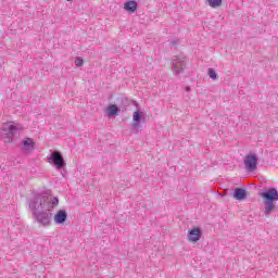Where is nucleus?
<instances>
[{
    "label": "nucleus",
    "instance_id": "nucleus-14",
    "mask_svg": "<svg viewBox=\"0 0 278 278\" xmlns=\"http://www.w3.org/2000/svg\"><path fill=\"white\" fill-rule=\"evenodd\" d=\"M205 3H208L211 8H220L223 0H205Z\"/></svg>",
    "mask_w": 278,
    "mask_h": 278
},
{
    "label": "nucleus",
    "instance_id": "nucleus-13",
    "mask_svg": "<svg viewBox=\"0 0 278 278\" xmlns=\"http://www.w3.org/2000/svg\"><path fill=\"white\" fill-rule=\"evenodd\" d=\"M23 148L25 149V151H31V149H34V144H36L34 142V139L31 138H26L23 142Z\"/></svg>",
    "mask_w": 278,
    "mask_h": 278
},
{
    "label": "nucleus",
    "instance_id": "nucleus-12",
    "mask_svg": "<svg viewBox=\"0 0 278 278\" xmlns=\"http://www.w3.org/2000/svg\"><path fill=\"white\" fill-rule=\"evenodd\" d=\"M140 121H142V112L135 111L132 114V127H140Z\"/></svg>",
    "mask_w": 278,
    "mask_h": 278
},
{
    "label": "nucleus",
    "instance_id": "nucleus-16",
    "mask_svg": "<svg viewBox=\"0 0 278 278\" xmlns=\"http://www.w3.org/2000/svg\"><path fill=\"white\" fill-rule=\"evenodd\" d=\"M74 64H75V66H78V67L84 66V59H81L79 56L76 58L75 61H74Z\"/></svg>",
    "mask_w": 278,
    "mask_h": 278
},
{
    "label": "nucleus",
    "instance_id": "nucleus-6",
    "mask_svg": "<svg viewBox=\"0 0 278 278\" xmlns=\"http://www.w3.org/2000/svg\"><path fill=\"white\" fill-rule=\"evenodd\" d=\"M243 164L248 173H255V170H257V154H248L244 159Z\"/></svg>",
    "mask_w": 278,
    "mask_h": 278
},
{
    "label": "nucleus",
    "instance_id": "nucleus-18",
    "mask_svg": "<svg viewBox=\"0 0 278 278\" xmlns=\"http://www.w3.org/2000/svg\"><path fill=\"white\" fill-rule=\"evenodd\" d=\"M186 92H190V87L185 88Z\"/></svg>",
    "mask_w": 278,
    "mask_h": 278
},
{
    "label": "nucleus",
    "instance_id": "nucleus-15",
    "mask_svg": "<svg viewBox=\"0 0 278 278\" xmlns=\"http://www.w3.org/2000/svg\"><path fill=\"white\" fill-rule=\"evenodd\" d=\"M207 75L214 81H216V79H218V74H216V71L214 68H208L207 70Z\"/></svg>",
    "mask_w": 278,
    "mask_h": 278
},
{
    "label": "nucleus",
    "instance_id": "nucleus-11",
    "mask_svg": "<svg viewBox=\"0 0 278 278\" xmlns=\"http://www.w3.org/2000/svg\"><path fill=\"white\" fill-rule=\"evenodd\" d=\"M118 112H121V109H118V106L116 104H110L106 108V114H108L109 118L118 116Z\"/></svg>",
    "mask_w": 278,
    "mask_h": 278
},
{
    "label": "nucleus",
    "instance_id": "nucleus-10",
    "mask_svg": "<svg viewBox=\"0 0 278 278\" xmlns=\"http://www.w3.org/2000/svg\"><path fill=\"white\" fill-rule=\"evenodd\" d=\"M233 199L237 201H244V199H247V190L243 188H236L233 191Z\"/></svg>",
    "mask_w": 278,
    "mask_h": 278
},
{
    "label": "nucleus",
    "instance_id": "nucleus-3",
    "mask_svg": "<svg viewBox=\"0 0 278 278\" xmlns=\"http://www.w3.org/2000/svg\"><path fill=\"white\" fill-rule=\"evenodd\" d=\"M21 131H23V126L20 124H4L2 128L0 129V136L4 139V142H12L13 138H16V136H21Z\"/></svg>",
    "mask_w": 278,
    "mask_h": 278
},
{
    "label": "nucleus",
    "instance_id": "nucleus-2",
    "mask_svg": "<svg viewBox=\"0 0 278 278\" xmlns=\"http://www.w3.org/2000/svg\"><path fill=\"white\" fill-rule=\"evenodd\" d=\"M260 197L264 199V205H265L264 214L265 216H269L270 212H274L275 210V201H278L277 188L275 187L268 188L266 191L261 192Z\"/></svg>",
    "mask_w": 278,
    "mask_h": 278
},
{
    "label": "nucleus",
    "instance_id": "nucleus-9",
    "mask_svg": "<svg viewBox=\"0 0 278 278\" xmlns=\"http://www.w3.org/2000/svg\"><path fill=\"white\" fill-rule=\"evenodd\" d=\"M124 10H126V12H130V14H134V12L138 11V2H136V0H128L124 3Z\"/></svg>",
    "mask_w": 278,
    "mask_h": 278
},
{
    "label": "nucleus",
    "instance_id": "nucleus-7",
    "mask_svg": "<svg viewBox=\"0 0 278 278\" xmlns=\"http://www.w3.org/2000/svg\"><path fill=\"white\" fill-rule=\"evenodd\" d=\"M201 236H203V231L200 227H193L192 229L188 230L187 238L189 242L197 243L199 240H201Z\"/></svg>",
    "mask_w": 278,
    "mask_h": 278
},
{
    "label": "nucleus",
    "instance_id": "nucleus-19",
    "mask_svg": "<svg viewBox=\"0 0 278 278\" xmlns=\"http://www.w3.org/2000/svg\"><path fill=\"white\" fill-rule=\"evenodd\" d=\"M67 1H73V0H67Z\"/></svg>",
    "mask_w": 278,
    "mask_h": 278
},
{
    "label": "nucleus",
    "instance_id": "nucleus-8",
    "mask_svg": "<svg viewBox=\"0 0 278 278\" xmlns=\"http://www.w3.org/2000/svg\"><path fill=\"white\" fill-rule=\"evenodd\" d=\"M66 218H68V213L64 210H60L54 214V223L55 225H64L66 223Z\"/></svg>",
    "mask_w": 278,
    "mask_h": 278
},
{
    "label": "nucleus",
    "instance_id": "nucleus-1",
    "mask_svg": "<svg viewBox=\"0 0 278 278\" xmlns=\"http://www.w3.org/2000/svg\"><path fill=\"white\" fill-rule=\"evenodd\" d=\"M60 205V199L58 197L51 198L42 193H36L33 199L29 200V210L33 212V216L39 225L42 227H49L51 220H53V213L51 211Z\"/></svg>",
    "mask_w": 278,
    "mask_h": 278
},
{
    "label": "nucleus",
    "instance_id": "nucleus-4",
    "mask_svg": "<svg viewBox=\"0 0 278 278\" xmlns=\"http://www.w3.org/2000/svg\"><path fill=\"white\" fill-rule=\"evenodd\" d=\"M188 62L189 60L186 56L174 55L170 62L174 68L173 75H175V77H179V75H181V73L186 71V67L188 66Z\"/></svg>",
    "mask_w": 278,
    "mask_h": 278
},
{
    "label": "nucleus",
    "instance_id": "nucleus-17",
    "mask_svg": "<svg viewBox=\"0 0 278 278\" xmlns=\"http://www.w3.org/2000/svg\"><path fill=\"white\" fill-rule=\"evenodd\" d=\"M173 47H177V40L172 41Z\"/></svg>",
    "mask_w": 278,
    "mask_h": 278
},
{
    "label": "nucleus",
    "instance_id": "nucleus-5",
    "mask_svg": "<svg viewBox=\"0 0 278 278\" xmlns=\"http://www.w3.org/2000/svg\"><path fill=\"white\" fill-rule=\"evenodd\" d=\"M49 164H52L56 170H62L64 166H66V162H64V156L60 151H52L50 156L48 157Z\"/></svg>",
    "mask_w": 278,
    "mask_h": 278
}]
</instances>
